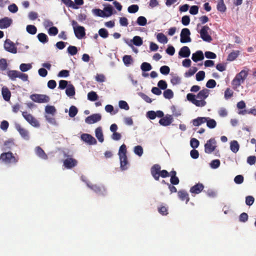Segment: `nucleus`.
<instances>
[{"label":"nucleus","instance_id":"obj_44","mask_svg":"<svg viewBox=\"0 0 256 256\" xmlns=\"http://www.w3.org/2000/svg\"><path fill=\"white\" fill-rule=\"evenodd\" d=\"M78 108L74 106H72L69 110V116L71 118H74L78 114Z\"/></svg>","mask_w":256,"mask_h":256},{"label":"nucleus","instance_id":"obj_36","mask_svg":"<svg viewBox=\"0 0 256 256\" xmlns=\"http://www.w3.org/2000/svg\"><path fill=\"white\" fill-rule=\"evenodd\" d=\"M156 38L159 42L163 44L167 43L168 40L166 36L162 33L158 34Z\"/></svg>","mask_w":256,"mask_h":256},{"label":"nucleus","instance_id":"obj_30","mask_svg":"<svg viewBox=\"0 0 256 256\" xmlns=\"http://www.w3.org/2000/svg\"><path fill=\"white\" fill-rule=\"evenodd\" d=\"M239 144L236 140H233L230 143V150L234 153H236L239 150Z\"/></svg>","mask_w":256,"mask_h":256},{"label":"nucleus","instance_id":"obj_13","mask_svg":"<svg viewBox=\"0 0 256 256\" xmlns=\"http://www.w3.org/2000/svg\"><path fill=\"white\" fill-rule=\"evenodd\" d=\"M100 120L101 115L99 114H95L86 117L84 122H86V123L90 124L97 122Z\"/></svg>","mask_w":256,"mask_h":256},{"label":"nucleus","instance_id":"obj_23","mask_svg":"<svg viewBox=\"0 0 256 256\" xmlns=\"http://www.w3.org/2000/svg\"><path fill=\"white\" fill-rule=\"evenodd\" d=\"M190 51L188 47L184 46L182 47L179 51L178 54L182 58H187L190 56Z\"/></svg>","mask_w":256,"mask_h":256},{"label":"nucleus","instance_id":"obj_37","mask_svg":"<svg viewBox=\"0 0 256 256\" xmlns=\"http://www.w3.org/2000/svg\"><path fill=\"white\" fill-rule=\"evenodd\" d=\"M38 40L42 43H46L48 42V38L46 34L44 33H40L37 36Z\"/></svg>","mask_w":256,"mask_h":256},{"label":"nucleus","instance_id":"obj_16","mask_svg":"<svg viewBox=\"0 0 256 256\" xmlns=\"http://www.w3.org/2000/svg\"><path fill=\"white\" fill-rule=\"evenodd\" d=\"M78 161L72 158H67L64 161V166L68 169L72 168L76 166Z\"/></svg>","mask_w":256,"mask_h":256},{"label":"nucleus","instance_id":"obj_14","mask_svg":"<svg viewBox=\"0 0 256 256\" xmlns=\"http://www.w3.org/2000/svg\"><path fill=\"white\" fill-rule=\"evenodd\" d=\"M81 139L90 145L96 144V140L90 134H84L81 135Z\"/></svg>","mask_w":256,"mask_h":256},{"label":"nucleus","instance_id":"obj_53","mask_svg":"<svg viewBox=\"0 0 256 256\" xmlns=\"http://www.w3.org/2000/svg\"><path fill=\"white\" fill-rule=\"evenodd\" d=\"M139 7L137 4H132L130 6L128 9L130 13H136L138 10Z\"/></svg>","mask_w":256,"mask_h":256},{"label":"nucleus","instance_id":"obj_17","mask_svg":"<svg viewBox=\"0 0 256 256\" xmlns=\"http://www.w3.org/2000/svg\"><path fill=\"white\" fill-rule=\"evenodd\" d=\"M74 32L76 36L78 38H82L86 34L85 29L82 26H74Z\"/></svg>","mask_w":256,"mask_h":256},{"label":"nucleus","instance_id":"obj_18","mask_svg":"<svg viewBox=\"0 0 256 256\" xmlns=\"http://www.w3.org/2000/svg\"><path fill=\"white\" fill-rule=\"evenodd\" d=\"M204 188V186L202 183H198L195 184V186L191 187L190 189V193L194 194H197L200 193Z\"/></svg>","mask_w":256,"mask_h":256},{"label":"nucleus","instance_id":"obj_39","mask_svg":"<svg viewBox=\"0 0 256 256\" xmlns=\"http://www.w3.org/2000/svg\"><path fill=\"white\" fill-rule=\"evenodd\" d=\"M198 68H196L191 67L188 70H187V72H185L184 76L185 77H190L196 72Z\"/></svg>","mask_w":256,"mask_h":256},{"label":"nucleus","instance_id":"obj_27","mask_svg":"<svg viewBox=\"0 0 256 256\" xmlns=\"http://www.w3.org/2000/svg\"><path fill=\"white\" fill-rule=\"evenodd\" d=\"M36 154L38 156L39 158L42 160H46L48 158L46 153L42 150V148L40 146H37L36 148Z\"/></svg>","mask_w":256,"mask_h":256},{"label":"nucleus","instance_id":"obj_46","mask_svg":"<svg viewBox=\"0 0 256 256\" xmlns=\"http://www.w3.org/2000/svg\"><path fill=\"white\" fill-rule=\"evenodd\" d=\"M68 52L72 56L76 54L78 52L77 48L75 46H70L67 49Z\"/></svg>","mask_w":256,"mask_h":256},{"label":"nucleus","instance_id":"obj_43","mask_svg":"<svg viewBox=\"0 0 256 256\" xmlns=\"http://www.w3.org/2000/svg\"><path fill=\"white\" fill-rule=\"evenodd\" d=\"M26 30L27 32L31 34H34L37 32L36 28L34 25H28Z\"/></svg>","mask_w":256,"mask_h":256},{"label":"nucleus","instance_id":"obj_25","mask_svg":"<svg viewBox=\"0 0 256 256\" xmlns=\"http://www.w3.org/2000/svg\"><path fill=\"white\" fill-rule=\"evenodd\" d=\"M120 168L122 170H128V161L126 156L120 157Z\"/></svg>","mask_w":256,"mask_h":256},{"label":"nucleus","instance_id":"obj_26","mask_svg":"<svg viewBox=\"0 0 256 256\" xmlns=\"http://www.w3.org/2000/svg\"><path fill=\"white\" fill-rule=\"evenodd\" d=\"M21 72H19L16 70H8V72H7L6 74L10 80L14 81L16 80V78H17L18 75Z\"/></svg>","mask_w":256,"mask_h":256},{"label":"nucleus","instance_id":"obj_8","mask_svg":"<svg viewBox=\"0 0 256 256\" xmlns=\"http://www.w3.org/2000/svg\"><path fill=\"white\" fill-rule=\"evenodd\" d=\"M31 99L38 103L48 102L50 100L48 96L42 94H33L31 96Z\"/></svg>","mask_w":256,"mask_h":256},{"label":"nucleus","instance_id":"obj_32","mask_svg":"<svg viewBox=\"0 0 256 256\" xmlns=\"http://www.w3.org/2000/svg\"><path fill=\"white\" fill-rule=\"evenodd\" d=\"M113 10L114 8L110 4L104 7V17H109L112 16L113 14Z\"/></svg>","mask_w":256,"mask_h":256},{"label":"nucleus","instance_id":"obj_12","mask_svg":"<svg viewBox=\"0 0 256 256\" xmlns=\"http://www.w3.org/2000/svg\"><path fill=\"white\" fill-rule=\"evenodd\" d=\"M162 171L160 170V166L158 164H154L150 168V173L155 180H159L160 179V172Z\"/></svg>","mask_w":256,"mask_h":256},{"label":"nucleus","instance_id":"obj_4","mask_svg":"<svg viewBox=\"0 0 256 256\" xmlns=\"http://www.w3.org/2000/svg\"><path fill=\"white\" fill-rule=\"evenodd\" d=\"M210 30V28L207 25L204 26L202 28L198 31L200 34V37L204 42H210L212 39V36L209 34L208 31Z\"/></svg>","mask_w":256,"mask_h":256},{"label":"nucleus","instance_id":"obj_34","mask_svg":"<svg viewBox=\"0 0 256 256\" xmlns=\"http://www.w3.org/2000/svg\"><path fill=\"white\" fill-rule=\"evenodd\" d=\"M206 124L209 128H214L216 126V122L214 119L207 117V120L206 121Z\"/></svg>","mask_w":256,"mask_h":256},{"label":"nucleus","instance_id":"obj_9","mask_svg":"<svg viewBox=\"0 0 256 256\" xmlns=\"http://www.w3.org/2000/svg\"><path fill=\"white\" fill-rule=\"evenodd\" d=\"M88 186L98 195L104 196L106 194V188L102 185H90L88 184Z\"/></svg>","mask_w":256,"mask_h":256},{"label":"nucleus","instance_id":"obj_57","mask_svg":"<svg viewBox=\"0 0 256 256\" xmlns=\"http://www.w3.org/2000/svg\"><path fill=\"white\" fill-rule=\"evenodd\" d=\"M119 106L120 108L124 109L126 110H128L129 106L128 103L123 100H121L119 102Z\"/></svg>","mask_w":256,"mask_h":256},{"label":"nucleus","instance_id":"obj_55","mask_svg":"<svg viewBox=\"0 0 256 256\" xmlns=\"http://www.w3.org/2000/svg\"><path fill=\"white\" fill-rule=\"evenodd\" d=\"M220 166V160L218 159L214 160L212 161L211 163H210V166H211V168L214 169L218 168Z\"/></svg>","mask_w":256,"mask_h":256},{"label":"nucleus","instance_id":"obj_50","mask_svg":"<svg viewBox=\"0 0 256 256\" xmlns=\"http://www.w3.org/2000/svg\"><path fill=\"white\" fill-rule=\"evenodd\" d=\"M99 35L102 38H106L108 36V31L104 28H102L98 30Z\"/></svg>","mask_w":256,"mask_h":256},{"label":"nucleus","instance_id":"obj_19","mask_svg":"<svg viewBox=\"0 0 256 256\" xmlns=\"http://www.w3.org/2000/svg\"><path fill=\"white\" fill-rule=\"evenodd\" d=\"M178 198L180 200L182 201H185V202L187 204L189 200V196L188 194L187 193L186 191L185 190H180L178 191Z\"/></svg>","mask_w":256,"mask_h":256},{"label":"nucleus","instance_id":"obj_54","mask_svg":"<svg viewBox=\"0 0 256 256\" xmlns=\"http://www.w3.org/2000/svg\"><path fill=\"white\" fill-rule=\"evenodd\" d=\"M92 12L96 16L102 18H105L104 12V10H102L100 9H94L92 10Z\"/></svg>","mask_w":256,"mask_h":256},{"label":"nucleus","instance_id":"obj_21","mask_svg":"<svg viewBox=\"0 0 256 256\" xmlns=\"http://www.w3.org/2000/svg\"><path fill=\"white\" fill-rule=\"evenodd\" d=\"M2 96L4 100L8 102L10 100L11 92L6 86L2 88Z\"/></svg>","mask_w":256,"mask_h":256},{"label":"nucleus","instance_id":"obj_29","mask_svg":"<svg viewBox=\"0 0 256 256\" xmlns=\"http://www.w3.org/2000/svg\"><path fill=\"white\" fill-rule=\"evenodd\" d=\"M66 94L70 97L73 96L76 94V90L72 84H68L66 89Z\"/></svg>","mask_w":256,"mask_h":256},{"label":"nucleus","instance_id":"obj_45","mask_svg":"<svg viewBox=\"0 0 256 256\" xmlns=\"http://www.w3.org/2000/svg\"><path fill=\"white\" fill-rule=\"evenodd\" d=\"M136 22L139 26H144L146 24L147 20L145 17L140 16L138 18Z\"/></svg>","mask_w":256,"mask_h":256},{"label":"nucleus","instance_id":"obj_20","mask_svg":"<svg viewBox=\"0 0 256 256\" xmlns=\"http://www.w3.org/2000/svg\"><path fill=\"white\" fill-rule=\"evenodd\" d=\"M172 122V116H166L164 118H162L160 120L159 123L160 124L163 126H167L170 125Z\"/></svg>","mask_w":256,"mask_h":256},{"label":"nucleus","instance_id":"obj_35","mask_svg":"<svg viewBox=\"0 0 256 256\" xmlns=\"http://www.w3.org/2000/svg\"><path fill=\"white\" fill-rule=\"evenodd\" d=\"M164 97L166 99L170 100L174 98V92L171 89H166L163 93Z\"/></svg>","mask_w":256,"mask_h":256},{"label":"nucleus","instance_id":"obj_5","mask_svg":"<svg viewBox=\"0 0 256 256\" xmlns=\"http://www.w3.org/2000/svg\"><path fill=\"white\" fill-rule=\"evenodd\" d=\"M22 115L24 118H25V120L32 126L37 128L40 126V124L38 120L34 118L31 114L26 112H22Z\"/></svg>","mask_w":256,"mask_h":256},{"label":"nucleus","instance_id":"obj_58","mask_svg":"<svg viewBox=\"0 0 256 256\" xmlns=\"http://www.w3.org/2000/svg\"><path fill=\"white\" fill-rule=\"evenodd\" d=\"M158 88H160L162 90H166L168 87V84L165 80H161L158 82Z\"/></svg>","mask_w":256,"mask_h":256},{"label":"nucleus","instance_id":"obj_61","mask_svg":"<svg viewBox=\"0 0 256 256\" xmlns=\"http://www.w3.org/2000/svg\"><path fill=\"white\" fill-rule=\"evenodd\" d=\"M204 56L207 58L214 59L216 58V54L210 51L206 52H204Z\"/></svg>","mask_w":256,"mask_h":256},{"label":"nucleus","instance_id":"obj_24","mask_svg":"<svg viewBox=\"0 0 256 256\" xmlns=\"http://www.w3.org/2000/svg\"><path fill=\"white\" fill-rule=\"evenodd\" d=\"M206 117H198L192 120V124L194 126H199L202 124L206 123Z\"/></svg>","mask_w":256,"mask_h":256},{"label":"nucleus","instance_id":"obj_7","mask_svg":"<svg viewBox=\"0 0 256 256\" xmlns=\"http://www.w3.org/2000/svg\"><path fill=\"white\" fill-rule=\"evenodd\" d=\"M216 141L214 138L208 140L204 145L205 152L212 154L216 148Z\"/></svg>","mask_w":256,"mask_h":256},{"label":"nucleus","instance_id":"obj_51","mask_svg":"<svg viewBox=\"0 0 256 256\" xmlns=\"http://www.w3.org/2000/svg\"><path fill=\"white\" fill-rule=\"evenodd\" d=\"M134 152L138 156H140L143 154V149L140 146H136L134 148Z\"/></svg>","mask_w":256,"mask_h":256},{"label":"nucleus","instance_id":"obj_40","mask_svg":"<svg viewBox=\"0 0 256 256\" xmlns=\"http://www.w3.org/2000/svg\"><path fill=\"white\" fill-rule=\"evenodd\" d=\"M126 148L125 144H123L120 147L119 152H118V155L119 157L126 156Z\"/></svg>","mask_w":256,"mask_h":256},{"label":"nucleus","instance_id":"obj_59","mask_svg":"<svg viewBox=\"0 0 256 256\" xmlns=\"http://www.w3.org/2000/svg\"><path fill=\"white\" fill-rule=\"evenodd\" d=\"M124 64H130L133 62L132 58L130 56L126 55L123 57Z\"/></svg>","mask_w":256,"mask_h":256},{"label":"nucleus","instance_id":"obj_1","mask_svg":"<svg viewBox=\"0 0 256 256\" xmlns=\"http://www.w3.org/2000/svg\"><path fill=\"white\" fill-rule=\"evenodd\" d=\"M208 94H210V90L204 88L199 91L196 96L191 93L187 94L186 99L196 106L202 108L206 104L205 100L208 97Z\"/></svg>","mask_w":256,"mask_h":256},{"label":"nucleus","instance_id":"obj_47","mask_svg":"<svg viewBox=\"0 0 256 256\" xmlns=\"http://www.w3.org/2000/svg\"><path fill=\"white\" fill-rule=\"evenodd\" d=\"M239 54L238 51L232 52L230 53L227 58V60L230 61H232L236 59Z\"/></svg>","mask_w":256,"mask_h":256},{"label":"nucleus","instance_id":"obj_60","mask_svg":"<svg viewBox=\"0 0 256 256\" xmlns=\"http://www.w3.org/2000/svg\"><path fill=\"white\" fill-rule=\"evenodd\" d=\"M206 86L210 88H214L216 86V82L214 80H209L206 83Z\"/></svg>","mask_w":256,"mask_h":256},{"label":"nucleus","instance_id":"obj_38","mask_svg":"<svg viewBox=\"0 0 256 256\" xmlns=\"http://www.w3.org/2000/svg\"><path fill=\"white\" fill-rule=\"evenodd\" d=\"M216 8H217L218 10L220 12H225L226 10V7L224 3V2H218L217 5H216Z\"/></svg>","mask_w":256,"mask_h":256},{"label":"nucleus","instance_id":"obj_22","mask_svg":"<svg viewBox=\"0 0 256 256\" xmlns=\"http://www.w3.org/2000/svg\"><path fill=\"white\" fill-rule=\"evenodd\" d=\"M192 60L196 62L198 61L202 60L204 58V54L202 51L198 50L193 54L192 57Z\"/></svg>","mask_w":256,"mask_h":256},{"label":"nucleus","instance_id":"obj_41","mask_svg":"<svg viewBox=\"0 0 256 256\" xmlns=\"http://www.w3.org/2000/svg\"><path fill=\"white\" fill-rule=\"evenodd\" d=\"M132 41L136 46H140L143 43L142 38L139 36H134Z\"/></svg>","mask_w":256,"mask_h":256},{"label":"nucleus","instance_id":"obj_10","mask_svg":"<svg viewBox=\"0 0 256 256\" xmlns=\"http://www.w3.org/2000/svg\"><path fill=\"white\" fill-rule=\"evenodd\" d=\"M15 128L23 139L26 140H30V132L28 130L22 127L20 124H16Z\"/></svg>","mask_w":256,"mask_h":256},{"label":"nucleus","instance_id":"obj_31","mask_svg":"<svg viewBox=\"0 0 256 256\" xmlns=\"http://www.w3.org/2000/svg\"><path fill=\"white\" fill-rule=\"evenodd\" d=\"M44 110H46V114H50L51 116H54L56 112V110L53 106H46L44 108Z\"/></svg>","mask_w":256,"mask_h":256},{"label":"nucleus","instance_id":"obj_33","mask_svg":"<svg viewBox=\"0 0 256 256\" xmlns=\"http://www.w3.org/2000/svg\"><path fill=\"white\" fill-rule=\"evenodd\" d=\"M158 211L162 216H167L168 214V207L162 204L158 208Z\"/></svg>","mask_w":256,"mask_h":256},{"label":"nucleus","instance_id":"obj_56","mask_svg":"<svg viewBox=\"0 0 256 256\" xmlns=\"http://www.w3.org/2000/svg\"><path fill=\"white\" fill-rule=\"evenodd\" d=\"M205 78V72L202 70L196 73V79L197 81H202Z\"/></svg>","mask_w":256,"mask_h":256},{"label":"nucleus","instance_id":"obj_48","mask_svg":"<svg viewBox=\"0 0 256 256\" xmlns=\"http://www.w3.org/2000/svg\"><path fill=\"white\" fill-rule=\"evenodd\" d=\"M160 72L162 74L168 75L170 74V68L166 65H164L160 68Z\"/></svg>","mask_w":256,"mask_h":256},{"label":"nucleus","instance_id":"obj_64","mask_svg":"<svg viewBox=\"0 0 256 256\" xmlns=\"http://www.w3.org/2000/svg\"><path fill=\"white\" fill-rule=\"evenodd\" d=\"M181 79L180 78L174 76L171 78V83L173 85H178L180 84Z\"/></svg>","mask_w":256,"mask_h":256},{"label":"nucleus","instance_id":"obj_6","mask_svg":"<svg viewBox=\"0 0 256 256\" xmlns=\"http://www.w3.org/2000/svg\"><path fill=\"white\" fill-rule=\"evenodd\" d=\"M190 32L188 28H182L180 34V42L182 43H187L190 42L192 41V39L190 37Z\"/></svg>","mask_w":256,"mask_h":256},{"label":"nucleus","instance_id":"obj_3","mask_svg":"<svg viewBox=\"0 0 256 256\" xmlns=\"http://www.w3.org/2000/svg\"><path fill=\"white\" fill-rule=\"evenodd\" d=\"M0 160L6 164H16L18 162V158L15 157L10 152L1 154Z\"/></svg>","mask_w":256,"mask_h":256},{"label":"nucleus","instance_id":"obj_49","mask_svg":"<svg viewBox=\"0 0 256 256\" xmlns=\"http://www.w3.org/2000/svg\"><path fill=\"white\" fill-rule=\"evenodd\" d=\"M88 100L91 101L96 100L98 98V96L96 92L93 91H91L88 94Z\"/></svg>","mask_w":256,"mask_h":256},{"label":"nucleus","instance_id":"obj_52","mask_svg":"<svg viewBox=\"0 0 256 256\" xmlns=\"http://www.w3.org/2000/svg\"><path fill=\"white\" fill-rule=\"evenodd\" d=\"M233 96V92L232 90L229 88L226 89L224 91V97L226 100H228Z\"/></svg>","mask_w":256,"mask_h":256},{"label":"nucleus","instance_id":"obj_28","mask_svg":"<svg viewBox=\"0 0 256 256\" xmlns=\"http://www.w3.org/2000/svg\"><path fill=\"white\" fill-rule=\"evenodd\" d=\"M95 136L98 140L100 142H104V137H103V133L102 130L100 127H98L95 129Z\"/></svg>","mask_w":256,"mask_h":256},{"label":"nucleus","instance_id":"obj_11","mask_svg":"<svg viewBox=\"0 0 256 256\" xmlns=\"http://www.w3.org/2000/svg\"><path fill=\"white\" fill-rule=\"evenodd\" d=\"M4 49L11 53L16 54L17 52V48L16 47L14 44L10 39H6L4 43Z\"/></svg>","mask_w":256,"mask_h":256},{"label":"nucleus","instance_id":"obj_2","mask_svg":"<svg viewBox=\"0 0 256 256\" xmlns=\"http://www.w3.org/2000/svg\"><path fill=\"white\" fill-rule=\"evenodd\" d=\"M248 74V70H243L241 72L236 74L234 78H233L231 82V85H232V88L236 90L241 84H243L246 78H247Z\"/></svg>","mask_w":256,"mask_h":256},{"label":"nucleus","instance_id":"obj_15","mask_svg":"<svg viewBox=\"0 0 256 256\" xmlns=\"http://www.w3.org/2000/svg\"><path fill=\"white\" fill-rule=\"evenodd\" d=\"M12 24V20L8 17H4L0 20V28L4 29L10 27Z\"/></svg>","mask_w":256,"mask_h":256},{"label":"nucleus","instance_id":"obj_62","mask_svg":"<svg viewBox=\"0 0 256 256\" xmlns=\"http://www.w3.org/2000/svg\"><path fill=\"white\" fill-rule=\"evenodd\" d=\"M190 143V146L194 148H196L199 146V141L195 138H191Z\"/></svg>","mask_w":256,"mask_h":256},{"label":"nucleus","instance_id":"obj_42","mask_svg":"<svg viewBox=\"0 0 256 256\" xmlns=\"http://www.w3.org/2000/svg\"><path fill=\"white\" fill-rule=\"evenodd\" d=\"M54 115H51V114H46L44 116V117H46V120L48 122L56 125V121L55 118H54Z\"/></svg>","mask_w":256,"mask_h":256},{"label":"nucleus","instance_id":"obj_63","mask_svg":"<svg viewBox=\"0 0 256 256\" xmlns=\"http://www.w3.org/2000/svg\"><path fill=\"white\" fill-rule=\"evenodd\" d=\"M234 182L236 184H242L244 182V177L242 175H238L234 177Z\"/></svg>","mask_w":256,"mask_h":256}]
</instances>
